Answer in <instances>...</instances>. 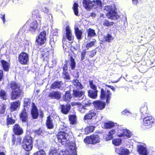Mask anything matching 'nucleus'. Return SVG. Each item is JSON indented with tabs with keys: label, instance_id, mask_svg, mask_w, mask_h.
Masks as SVG:
<instances>
[{
	"label": "nucleus",
	"instance_id": "f257e3e1",
	"mask_svg": "<svg viewBox=\"0 0 155 155\" xmlns=\"http://www.w3.org/2000/svg\"><path fill=\"white\" fill-rule=\"evenodd\" d=\"M83 3L84 7L87 10L91 8L95 9L101 6V2L100 0H94L91 2L90 0H83Z\"/></svg>",
	"mask_w": 155,
	"mask_h": 155
},
{
	"label": "nucleus",
	"instance_id": "f03ea898",
	"mask_svg": "<svg viewBox=\"0 0 155 155\" xmlns=\"http://www.w3.org/2000/svg\"><path fill=\"white\" fill-rule=\"evenodd\" d=\"M10 85L11 88L12 90L11 99L14 100L20 96L21 91L19 85L14 82H12Z\"/></svg>",
	"mask_w": 155,
	"mask_h": 155
},
{
	"label": "nucleus",
	"instance_id": "7ed1b4c3",
	"mask_svg": "<svg viewBox=\"0 0 155 155\" xmlns=\"http://www.w3.org/2000/svg\"><path fill=\"white\" fill-rule=\"evenodd\" d=\"M104 9L108 12L107 15L110 18L116 20L119 18V16L117 14L116 9L114 5L106 6Z\"/></svg>",
	"mask_w": 155,
	"mask_h": 155
},
{
	"label": "nucleus",
	"instance_id": "20e7f679",
	"mask_svg": "<svg viewBox=\"0 0 155 155\" xmlns=\"http://www.w3.org/2000/svg\"><path fill=\"white\" fill-rule=\"evenodd\" d=\"M57 138L58 142L61 143L62 145L65 146L68 145L69 142L68 134L65 132H60L57 135Z\"/></svg>",
	"mask_w": 155,
	"mask_h": 155
},
{
	"label": "nucleus",
	"instance_id": "39448f33",
	"mask_svg": "<svg viewBox=\"0 0 155 155\" xmlns=\"http://www.w3.org/2000/svg\"><path fill=\"white\" fill-rule=\"evenodd\" d=\"M65 30V32L64 33L62 40L63 47H64V42L67 41V39L69 41L70 43L72 42L73 40V36L72 35L71 30L70 27L68 26H67Z\"/></svg>",
	"mask_w": 155,
	"mask_h": 155
},
{
	"label": "nucleus",
	"instance_id": "423d86ee",
	"mask_svg": "<svg viewBox=\"0 0 155 155\" xmlns=\"http://www.w3.org/2000/svg\"><path fill=\"white\" fill-rule=\"evenodd\" d=\"M33 145L32 138L29 136L25 137L23 143V148L26 151H29L32 149Z\"/></svg>",
	"mask_w": 155,
	"mask_h": 155
},
{
	"label": "nucleus",
	"instance_id": "0eeeda50",
	"mask_svg": "<svg viewBox=\"0 0 155 155\" xmlns=\"http://www.w3.org/2000/svg\"><path fill=\"white\" fill-rule=\"evenodd\" d=\"M64 152V155H77L75 143L73 142L70 143L68 148Z\"/></svg>",
	"mask_w": 155,
	"mask_h": 155
},
{
	"label": "nucleus",
	"instance_id": "6e6552de",
	"mask_svg": "<svg viewBox=\"0 0 155 155\" xmlns=\"http://www.w3.org/2000/svg\"><path fill=\"white\" fill-rule=\"evenodd\" d=\"M84 140L85 143L93 144L99 142L100 138L97 135H92L89 137H86Z\"/></svg>",
	"mask_w": 155,
	"mask_h": 155
},
{
	"label": "nucleus",
	"instance_id": "1a4fd4ad",
	"mask_svg": "<svg viewBox=\"0 0 155 155\" xmlns=\"http://www.w3.org/2000/svg\"><path fill=\"white\" fill-rule=\"evenodd\" d=\"M111 93L109 91H106L103 89L101 90V94L100 97L102 100L106 99V102L107 103H109L111 98Z\"/></svg>",
	"mask_w": 155,
	"mask_h": 155
},
{
	"label": "nucleus",
	"instance_id": "9d476101",
	"mask_svg": "<svg viewBox=\"0 0 155 155\" xmlns=\"http://www.w3.org/2000/svg\"><path fill=\"white\" fill-rule=\"evenodd\" d=\"M38 22L36 20H34L31 22V20L28 21L27 23L29 24L31 22L30 24V30L32 33H33L37 29L38 26H39L41 24V21L40 20H38Z\"/></svg>",
	"mask_w": 155,
	"mask_h": 155
},
{
	"label": "nucleus",
	"instance_id": "9b49d317",
	"mask_svg": "<svg viewBox=\"0 0 155 155\" xmlns=\"http://www.w3.org/2000/svg\"><path fill=\"white\" fill-rule=\"evenodd\" d=\"M154 121V120L151 116H148L144 117L143 120V125L147 128L151 127L152 124Z\"/></svg>",
	"mask_w": 155,
	"mask_h": 155
},
{
	"label": "nucleus",
	"instance_id": "f8f14e48",
	"mask_svg": "<svg viewBox=\"0 0 155 155\" xmlns=\"http://www.w3.org/2000/svg\"><path fill=\"white\" fill-rule=\"evenodd\" d=\"M18 60L21 64H26L29 60L28 55L25 52L21 53L19 56Z\"/></svg>",
	"mask_w": 155,
	"mask_h": 155
},
{
	"label": "nucleus",
	"instance_id": "ddd939ff",
	"mask_svg": "<svg viewBox=\"0 0 155 155\" xmlns=\"http://www.w3.org/2000/svg\"><path fill=\"white\" fill-rule=\"evenodd\" d=\"M46 40V31H44L41 33L36 39V42L38 45H41L45 43Z\"/></svg>",
	"mask_w": 155,
	"mask_h": 155
},
{
	"label": "nucleus",
	"instance_id": "4468645a",
	"mask_svg": "<svg viewBox=\"0 0 155 155\" xmlns=\"http://www.w3.org/2000/svg\"><path fill=\"white\" fill-rule=\"evenodd\" d=\"M138 152L142 155H147L148 152L145 145H140L137 146Z\"/></svg>",
	"mask_w": 155,
	"mask_h": 155
},
{
	"label": "nucleus",
	"instance_id": "2eb2a0df",
	"mask_svg": "<svg viewBox=\"0 0 155 155\" xmlns=\"http://www.w3.org/2000/svg\"><path fill=\"white\" fill-rule=\"evenodd\" d=\"M94 104L96 108L99 110H101L104 109L105 106V102L99 101H95L94 102Z\"/></svg>",
	"mask_w": 155,
	"mask_h": 155
},
{
	"label": "nucleus",
	"instance_id": "dca6fc26",
	"mask_svg": "<svg viewBox=\"0 0 155 155\" xmlns=\"http://www.w3.org/2000/svg\"><path fill=\"white\" fill-rule=\"evenodd\" d=\"M72 82L73 83V87L75 90V89L81 90L84 88L83 86L79 82L78 80L77 79L74 80Z\"/></svg>",
	"mask_w": 155,
	"mask_h": 155
},
{
	"label": "nucleus",
	"instance_id": "f3484780",
	"mask_svg": "<svg viewBox=\"0 0 155 155\" xmlns=\"http://www.w3.org/2000/svg\"><path fill=\"white\" fill-rule=\"evenodd\" d=\"M118 150L119 151H117L118 150L117 149L116 151L118 153L119 155H128L130 153L128 149L123 147H120Z\"/></svg>",
	"mask_w": 155,
	"mask_h": 155
},
{
	"label": "nucleus",
	"instance_id": "a211bd4d",
	"mask_svg": "<svg viewBox=\"0 0 155 155\" xmlns=\"http://www.w3.org/2000/svg\"><path fill=\"white\" fill-rule=\"evenodd\" d=\"M31 114L33 118L35 119L37 118L38 115V113L36 107L33 103H32V109L31 111Z\"/></svg>",
	"mask_w": 155,
	"mask_h": 155
},
{
	"label": "nucleus",
	"instance_id": "6ab92c4d",
	"mask_svg": "<svg viewBox=\"0 0 155 155\" xmlns=\"http://www.w3.org/2000/svg\"><path fill=\"white\" fill-rule=\"evenodd\" d=\"M73 92L74 96L78 98L79 100H81L83 98L84 93L83 91H79L74 90H73Z\"/></svg>",
	"mask_w": 155,
	"mask_h": 155
},
{
	"label": "nucleus",
	"instance_id": "aec40b11",
	"mask_svg": "<svg viewBox=\"0 0 155 155\" xmlns=\"http://www.w3.org/2000/svg\"><path fill=\"white\" fill-rule=\"evenodd\" d=\"M49 97L52 98L58 99L61 97V93L58 91H53L49 93Z\"/></svg>",
	"mask_w": 155,
	"mask_h": 155
},
{
	"label": "nucleus",
	"instance_id": "412c9836",
	"mask_svg": "<svg viewBox=\"0 0 155 155\" xmlns=\"http://www.w3.org/2000/svg\"><path fill=\"white\" fill-rule=\"evenodd\" d=\"M20 103L19 101H15L11 103L10 109L12 111H14L19 107Z\"/></svg>",
	"mask_w": 155,
	"mask_h": 155
},
{
	"label": "nucleus",
	"instance_id": "4be33fe9",
	"mask_svg": "<svg viewBox=\"0 0 155 155\" xmlns=\"http://www.w3.org/2000/svg\"><path fill=\"white\" fill-rule=\"evenodd\" d=\"M96 111L94 110H92L90 111L87 113L84 117V119H91L92 118V117H94L96 114Z\"/></svg>",
	"mask_w": 155,
	"mask_h": 155
},
{
	"label": "nucleus",
	"instance_id": "5701e85b",
	"mask_svg": "<svg viewBox=\"0 0 155 155\" xmlns=\"http://www.w3.org/2000/svg\"><path fill=\"white\" fill-rule=\"evenodd\" d=\"M14 131L15 133L17 135H20L23 133L22 128L17 124H15L14 127Z\"/></svg>",
	"mask_w": 155,
	"mask_h": 155
},
{
	"label": "nucleus",
	"instance_id": "b1692460",
	"mask_svg": "<svg viewBox=\"0 0 155 155\" xmlns=\"http://www.w3.org/2000/svg\"><path fill=\"white\" fill-rule=\"evenodd\" d=\"M70 104H67L65 106L62 105L61 107L62 112L65 114H67L70 109Z\"/></svg>",
	"mask_w": 155,
	"mask_h": 155
},
{
	"label": "nucleus",
	"instance_id": "393cba45",
	"mask_svg": "<svg viewBox=\"0 0 155 155\" xmlns=\"http://www.w3.org/2000/svg\"><path fill=\"white\" fill-rule=\"evenodd\" d=\"M89 90L88 92V95L91 98L94 99L96 98L97 96L98 91L97 90Z\"/></svg>",
	"mask_w": 155,
	"mask_h": 155
},
{
	"label": "nucleus",
	"instance_id": "a878e982",
	"mask_svg": "<svg viewBox=\"0 0 155 155\" xmlns=\"http://www.w3.org/2000/svg\"><path fill=\"white\" fill-rule=\"evenodd\" d=\"M20 117L22 121L25 122L28 118V115L25 109L23 110L20 114Z\"/></svg>",
	"mask_w": 155,
	"mask_h": 155
},
{
	"label": "nucleus",
	"instance_id": "bb28decb",
	"mask_svg": "<svg viewBox=\"0 0 155 155\" xmlns=\"http://www.w3.org/2000/svg\"><path fill=\"white\" fill-rule=\"evenodd\" d=\"M46 124L48 128L49 129H51L53 127L52 120L49 116L47 117Z\"/></svg>",
	"mask_w": 155,
	"mask_h": 155
},
{
	"label": "nucleus",
	"instance_id": "cd10ccee",
	"mask_svg": "<svg viewBox=\"0 0 155 155\" xmlns=\"http://www.w3.org/2000/svg\"><path fill=\"white\" fill-rule=\"evenodd\" d=\"M75 33L77 38L78 39H81V35L82 32L81 30H79L77 26H75L74 27Z\"/></svg>",
	"mask_w": 155,
	"mask_h": 155
},
{
	"label": "nucleus",
	"instance_id": "c85d7f7f",
	"mask_svg": "<svg viewBox=\"0 0 155 155\" xmlns=\"http://www.w3.org/2000/svg\"><path fill=\"white\" fill-rule=\"evenodd\" d=\"M117 126L116 123H114L113 122L109 121L107 123H104V127L105 128L109 129Z\"/></svg>",
	"mask_w": 155,
	"mask_h": 155
},
{
	"label": "nucleus",
	"instance_id": "c756f323",
	"mask_svg": "<svg viewBox=\"0 0 155 155\" xmlns=\"http://www.w3.org/2000/svg\"><path fill=\"white\" fill-rule=\"evenodd\" d=\"M1 63L4 70L5 71H8L10 67L9 63L4 60H2Z\"/></svg>",
	"mask_w": 155,
	"mask_h": 155
},
{
	"label": "nucleus",
	"instance_id": "7c9ffc66",
	"mask_svg": "<svg viewBox=\"0 0 155 155\" xmlns=\"http://www.w3.org/2000/svg\"><path fill=\"white\" fill-rule=\"evenodd\" d=\"M61 81L54 82L51 85L50 88L52 89L59 88L61 85Z\"/></svg>",
	"mask_w": 155,
	"mask_h": 155
},
{
	"label": "nucleus",
	"instance_id": "2f4dec72",
	"mask_svg": "<svg viewBox=\"0 0 155 155\" xmlns=\"http://www.w3.org/2000/svg\"><path fill=\"white\" fill-rule=\"evenodd\" d=\"M69 63L71 69L74 70L76 66V63L74 59L72 56L70 57Z\"/></svg>",
	"mask_w": 155,
	"mask_h": 155
},
{
	"label": "nucleus",
	"instance_id": "473e14b6",
	"mask_svg": "<svg viewBox=\"0 0 155 155\" xmlns=\"http://www.w3.org/2000/svg\"><path fill=\"white\" fill-rule=\"evenodd\" d=\"M71 97L70 92L68 91H66L65 94L63 97V99L65 101H69Z\"/></svg>",
	"mask_w": 155,
	"mask_h": 155
},
{
	"label": "nucleus",
	"instance_id": "72a5a7b5",
	"mask_svg": "<svg viewBox=\"0 0 155 155\" xmlns=\"http://www.w3.org/2000/svg\"><path fill=\"white\" fill-rule=\"evenodd\" d=\"M64 153L63 151L60 152L59 153V150H53L51 151L50 153V155H64Z\"/></svg>",
	"mask_w": 155,
	"mask_h": 155
},
{
	"label": "nucleus",
	"instance_id": "f704fd0d",
	"mask_svg": "<svg viewBox=\"0 0 155 155\" xmlns=\"http://www.w3.org/2000/svg\"><path fill=\"white\" fill-rule=\"evenodd\" d=\"M84 104H85V105H81L79 107V110L81 113H84L85 110L87 109L86 107V106L88 105L89 106L90 105V104L89 103L86 104L85 103Z\"/></svg>",
	"mask_w": 155,
	"mask_h": 155
},
{
	"label": "nucleus",
	"instance_id": "c9c22d12",
	"mask_svg": "<svg viewBox=\"0 0 155 155\" xmlns=\"http://www.w3.org/2000/svg\"><path fill=\"white\" fill-rule=\"evenodd\" d=\"M122 140L120 139H115L112 140L113 144L115 146H118L120 145L121 143Z\"/></svg>",
	"mask_w": 155,
	"mask_h": 155
},
{
	"label": "nucleus",
	"instance_id": "e433bc0d",
	"mask_svg": "<svg viewBox=\"0 0 155 155\" xmlns=\"http://www.w3.org/2000/svg\"><path fill=\"white\" fill-rule=\"evenodd\" d=\"M94 129V127L93 126L87 127L85 129V132L86 134H88L92 132Z\"/></svg>",
	"mask_w": 155,
	"mask_h": 155
},
{
	"label": "nucleus",
	"instance_id": "4c0bfd02",
	"mask_svg": "<svg viewBox=\"0 0 155 155\" xmlns=\"http://www.w3.org/2000/svg\"><path fill=\"white\" fill-rule=\"evenodd\" d=\"M96 40L91 41L89 43H88L86 45V47L87 50H88L89 48H90L93 46L96 43Z\"/></svg>",
	"mask_w": 155,
	"mask_h": 155
},
{
	"label": "nucleus",
	"instance_id": "58836bf2",
	"mask_svg": "<svg viewBox=\"0 0 155 155\" xmlns=\"http://www.w3.org/2000/svg\"><path fill=\"white\" fill-rule=\"evenodd\" d=\"M69 120L72 124H74L76 121V117L74 115H71L69 117Z\"/></svg>",
	"mask_w": 155,
	"mask_h": 155
},
{
	"label": "nucleus",
	"instance_id": "ea45409f",
	"mask_svg": "<svg viewBox=\"0 0 155 155\" xmlns=\"http://www.w3.org/2000/svg\"><path fill=\"white\" fill-rule=\"evenodd\" d=\"M88 36L91 37H94L96 35V33H95L94 30L89 28L87 30Z\"/></svg>",
	"mask_w": 155,
	"mask_h": 155
},
{
	"label": "nucleus",
	"instance_id": "a19ab883",
	"mask_svg": "<svg viewBox=\"0 0 155 155\" xmlns=\"http://www.w3.org/2000/svg\"><path fill=\"white\" fill-rule=\"evenodd\" d=\"M30 99L28 98H25L24 101V106L28 108L30 104Z\"/></svg>",
	"mask_w": 155,
	"mask_h": 155
},
{
	"label": "nucleus",
	"instance_id": "79ce46f5",
	"mask_svg": "<svg viewBox=\"0 0 155 155\" xmlns=\"http://www.w3.org/2000/svg\"><path fill=\"white\" fill-rule=\"evenodd\" d=\"M105 40L108 42H111L114 39L113 38L110 34H108L104 37Z\"/></svg>",
	"mask_w": 155,
	"mask_h": 155
},
{
	"label": "nucleus",
	"instance_id": "37998d69",
	"mask_svg": "<svg viewBox=\"0 0 155 155\" xmlns=\"http://www.w3.org/2000/svg\"><path fill=\"white\" fill-rule=\"evenodd\" d=\"M78 4L75 3H74L73 8L74 14L76 15H78Z\"/></svg>",
	"mask_w": 155,
	"mask_h": 155
},
{
	"label": "nucleus",
	"instance_id": "c03bdc74",
	"mask_svg": "<svg viewBox=\"0 0 155 155\" xmlns=\"http://www.w3.org/2000/svg\"><path fill=\"white\" fill-rule=\"evenodd\" d=\"M124 136H126L128 137H130L132 134L130 132L129 130L126 129H124Z\"/></svg>",
	"mask_w": 155,
	"mask_h": 155
},
{
	"label": "nucleus",
	"instance_id": "a18cd8bd",
	"mask_svg": "<svg viewBox=\"0 0 155 155\" xmlns=\"http://www.w3.org/2000/svg\"><path fill=\"white\" fill-rule=\"evenodd\" d=\"M114 23L113 22H109L107 20H105L103 22V25L104 26L107 27L113 26Z\"/></svg>",
	"mask_w": 155,
	"mask_h": 155
},
{
	"label": "nucleus",
	"instance_id": "49530a36",
	"mask_svg": "<svg viewBox=\"0 0 155 155\" xmlns=\"http://www.w3.org/2000/svg\"><path fill=\"white\" fill-rule=\"evenodd\" d=\"M0 97L3 99H5L6 98L7 95L5 91L2 90L0 91Z\"/></svg>",
	"mask_w": 155,
	"mask_h": 155
},
{
	"label": "nucleus",
	"instance_id": "de8ad7c7",
	"mask_svg": "<svg viewBox=\"0 0 155 155\" xmlns=\"http://www.w3.org/2000/svg\"><path fill=\"white\" fill-rule=\"evenodd\" d=\"M89 85L90 88L93 90H97V87L93 84V80L89 81Z\"/></svg>",
	"mask_w": 155,
	"mask_h": 155
},
{
	"label": "nucleus",
	"instance_id": "09e8293b",
	"mask_svg": "<svg viewBox=\"0 0 155 155\" xmlns=\"http://www.w3.org/2000/svg\"><path fill=\"white\" fill-rule=\"evenodd\" d=\"M67 128L66 127L64 124L61 125L59 128V131L60 132H65L67 130Z\"/></svg>",
	"mask_w": 155,
	"mask_h": 155
},
{
	"label": "nucleus",
	"instance_id": "8fccbe9b",
	"mask_svg": "<svg viewBox=\"0 0 155 155\" xmlns=\"http://www.w3.org/2000/svg\"><path fill=\"white\" fill-rule=\"evenodd\" d=\"M87 53V55L91 57H94L96 54V51L95 50H92L91 51L88 52Z\"/></svg>",
	"mask_w": 155,
	"mask_h": 155
},
{
	"label": "nucleus",
	"instance_id": "3c124183",
	"mask_svg": "<svg viewBox=\"0 0 155 155\" xmlns=\"http://www.w3.org/2000/svg\"><path fill=\"white\" fill-rule=\"evenodd\" d=\"M7 123L8 125L13 124L15 123V120L11 118H7Z\"/></svg>",
	"mask_w": 155,
	"mask_h": 155
},
{
	"label": "nucleus",
	"instance_id": "603ef678",
	"mask_svg": "<svg viewBox=\"0 0 155 155\" xmlns=\"http://www.w3.org/2000/svg\"><path fill=\"white\" fill-rule=\"evenodd\" d=\"M124 129H123L122 128L121 129H119L118 130L117 135L119 137H121L124 136Z\"/></svg>",
	"mask_w": 155,
	"mask_h": 155
},
{
	"label": "nucleus",
	"instance_id": "864d4df0",
	"mask_svg": "<svg viewBox=\"0 0 155 155\" xmlns=\"http://www.w3.org/2000/svg\"><path fill=\"white\" fill-rule=\"evenodd\" d=\"M48 48H46L44 50V53H43L42 54L44 57H48V56H49V54L50 51H49L47 50Z\"/></svg>",
	"mask_w": 155,
	"mask_h": 155
},
{
	"label": "nucleus",
	"instance_id": "5fc2aeb1",
	"mask_svg": "<svg viewBox=\"0 0 155 155\" xmlns=\"http://www.w3.org/2000/svg\"><path fill=\"white\" fill-rule=\"evenodd\" d=\"M6 108V106L3 104L2 106H1L0 108V114H4L5 113Z\"/></svg>",
	"mask_w": 155,
	"mask_h": 155
},
{
	"label": "nucleus",
	"instance_id": "6e6d98bb",
	"mask_svg": "<svg viewBox=\"0 0 155 155\" xmlns=\"http://www.w3.org/2000/svg\"><path fill=\"white\" fill-rule=\"evenodd\" d=\"M33 155H45V154L43 150H41L35 153Z\"/></svg>",
	"mask_w": 155,
	"mask_h": 155
},
{
	"label": "nucleus",
	"instance_id": "4d7b16f0",
	"mask_svg": "<svg viewBox=\"0 0 155 155\" xmlns=\"http://www.w3.org/2000/svg\"><path fill=\"white\" fill-rule=\"evenodd\" d=\"M108 133L113 138L114 136L116 135V132L115 130L112 129Z\"/></svg>",
	"mask_w": 155,
	"mask_h": 155
},
{
	"label": "nucleus",
	"instance_id": "13d9d810",
	"mask_svg": "<svg viewBox=\"0 0 155 155\" xmlns=\"http://www.w3.org/2000/svg\"><path fill=\"white\" fill-rule=\"evenodd\" d=\"M71 106H77L78 107L81 105V104L78 102H74L71 103Z\"/></svg>",
	"mask_w": 155,
	"mask_h": 155
},
{
	"label": "nucleus",
	"instance_id": "bf43d9fd",
	"mask_svg": "<svg viewBox=\"0 0 155 155\" xmlns=\"http://www.w3.org/2000/svg\"><path fill=\"white\" fill-rule=\"evenodd\" d=\"M112 138V137L109 133L105 136V139L107 141L111 140Z\"/></svg>",
	"mask_w": 155,
	"mask_h": 155
},
{
	"label": "nucleus",
	"instance_id": "052dcab7",
	"mask_svg": "<svg viewBox=\"0 0 155 155\" xmlns=\"http://www.w3.org/2000/svg\"><path fill=\"white\" fill-rule=\"evenodd\" d=\"M86 50H84L82 52L81 54V60H83L84 59L86 53Z\"/></svg>",
	"mask_w": 155,
	"mask_h": 155
},
{
	"label": "nucleus",
	"instance_id": "680f3d73",
	"mask_svg": "<svg viewBox=\"0 0 155 155\" xmlns=\"http://www.w3.org/2000/svg\"><path fill=\"white\" fill-rule=\"evenodd\" d=\"M121 113L123 114L126 115L128 116L130 114V113L127 110H125L122 112Z\"/></svg>",
	"mask_w": 155,
	"mask_h": 155
},
{
	"label": "nucleus",
	"instance_id": "e2e57ef3",
	"mask_svg": "<svg viewBox=\"0 0 155 155\" xmlns=\"http://www.w3.org/2000/svg\"><path fill=\"white\" fill-rule=\"evenodd\" d=\"M35 132L36 134L39 135L41 134V133H42L43 131L41 129H39L38 130H35Z\"/></svg>",
	"mask_w": 155,
	"mask_h": 155
},
{
	"label": "nucleus",
	"instance_id": "0e129e2a",
	"mask_svg": "<svg viewBox=\"0 0 155 155\" xmlns=\"http://www.w3.org/2000/svg\"><path fill=\"white\" fill-rule=\"evenodd\" d=\"M63 74L65 75V76L64 77L66 78V79H69V77L68 74L66 73V71H64L63 72Z\"/></svg>",
	"mask_w": 155,
	"mask_h": 155
},
{
	"label": "nucleus",
	"instance_id": "69168bd1",
	"mask_svg": "<svg viewBox=\"0 0 155 155\" xmlns=\"http://www.w3.org/2000/svg\"><path fill=\"white\" fill-rule=\"evenodd\" d=\"M38 10H36V11H35V12H33V14L34 15H36V16H39L38 15Z\"/></svg>",
	"mask_w": 155,
	"mask_h": 155
},
{
	"label": "nucleus",
	"instance_id": "338daca9",
	"mask_svg": "<svg viewBox=\"0 0 155 155\" xmlns=\"http://www.w3.org/2000/svg\"><path fill=\"white\" fill-rule=\"evenodd\" d=\"M3 72L2 70H0V81L1 80L3 76Z\"/></svg>",
	"mask_w": 155,
	"mask_h": 155
},
{
	"label": "nucleus",
	"instance_id": "774afa93",
	"mask_svg": "<svg viewBox=\"0 0 155 155\" xmlns=\"http://www.w3.org/2000/svg\"><path fill=\"white\" fill-rule=\"evenodd\" d=\"M17 144H20L21 143V139L20 138H18L17 140Z\"/></svg>",
	"mask_w": 155,
	"mask_h": 155
}]
</instances>
